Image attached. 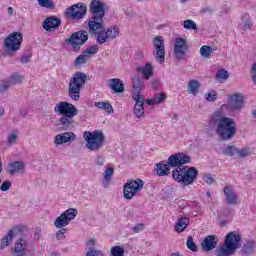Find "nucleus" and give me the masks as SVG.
I'll list each match as a JSON object with an SVG mask.
<instances>
[{
	"label": "nucleus",
	"mask_w": 256,
	"mask_h": 256,
	"mask_svg": "<svg viewBox=\"0 0 256 256\" xmlns=\"http://www.w3.org/2000/svg\"><path fill=\"white\" fill-rule=\"evenodd\" d=\"M187 163H191V156L184 153L173 154L168 158L167 164L163 162L156 164V175L158 177H167L171 173L170 167H174L175 169L172 170V179L182 187H189L197 181L199 170L195 167L184 166Z\"/></svg>",
	"instance_id": "obj_1"
},
{
	"label": "nucleus",
	"mask_w": 256,
	"mask_h": 256,
	"mask_svg": "<svg viewBox=\"0 0 256 256\" xmlns=\"http://www.w3.org/2000/svg\"><path fill=\"white\" fill-rule=\"evenodd\" d=\"M210 125H217L216 133L222 141L233 139L237 133V123L235 119L223 115L221 110L213 113L210 118Z\"/></svg>",
	"instance_id": "obj_2"
},
{
	"label": "nucleus",
	"mask_w": 256,
	"mask_h": 256,
	"mask_svg": "<svg viewBox=\"0 0 256 256\" xmlns=\"http://www.w3.org/2000/svg\"><path fill=\"white\" fill-rule=\"evenodd\" d=\"M54 112L57 115H62L58 119V127L63 131H69L75 127V117L79 113L75 105L65 101L59 102L54 107Z\"/></svg>",
	"instance_id": "obj_3"
},
{
	"label": "nucleus",
	"mask_w": 256,
	"mask_h": 256,
	"mask_svg": "<svg viewBox=\"0 0 256 256\" xmlns=\"http://www.w3.org/2000/svg\"><path fill=\"white\" fill-rule=\"evenodd\" d=\"M241 235L237 232H230L226 235L224 243L215 250V256H231L235 255L237 249L241 247Z\"/></svg>",
	"instance_id": "obj_4"
},
{
	"label": "nucleus",
	"mask_w": 256,
	"mask_h": 256,
	"mask_svg": "<svg viewBox=\"0 0 256 256\" xmlns=\"http://www.w3.org/2000/svg\"><path fill=\"white\" fill-rule=\"evenodd\" d=\"M91 18L88 21V27L92 30L101 29L103 26V17H105V4L100 0H93L90 4Z\"/></svg>",
	"instance_id": "obj_5"
},
{
	"label": "nucleus",
	"mask_w": 256,
	"mask_h": 256,
	"mask_svg": "<svg viewBox=\"0 0 256 256\" xmlns=\"http://www.w3.org/2000/svg\"><path fill=\"white\" fill-rule=\"evenodd\" d=\"M87 81V75L83 72H77L70 79L68 86V95L73 101L81 99V88Z\"/></svg>",
	"instance_id": "obj_6"
},
{
	"label": "nucleus",
	"mask_w": 256,
	"mask_h": 256,
	"mask_svg": "<svg viewBox=\"0 0 256 256\" xmlns=\"http://www.w3.org/2000/svg\"><path fill=\"white\" fill-rule=\"evenodd\" d=\"M84 139L86 141V149L89 151H101L103 145H105V134L101 130L84 132Z\"/></svg>",
	"instance_id": "obj_7"
},
{
	"label": "nucleus",
	"mask_w": 256,
	"mask_h": 256,
	"mask_svg": "<svg viewBox=\"0 0 256 256\" xmlns=\"http://www.w3.org/2000/svg\"><path fill=\"white\" fill-rule=\"evenodd\" d=\"M21 43H23V34L20 32H12L4 39V48L6 53L13 55L21 49Z\"/></svg>",
	"instance_id": "obj_8"
},
{
	"label": "nucleus",
	"mask_w": 256,
	"mask_h": 256,
	"mask_svg": "<svg viewBox=\"0 0 256 256\" xmlns=\"http://www.w3.org/2000/svg\"><path fill=\"white\" fill-rule=\"evenodd\" d=\"M143 185H145V183L139 178L136 180H128L123 187L124 199L128 201L133 199L135 195L143 189Z\"/></svg>",
	"instance_id": "obj_9"
},
{
	"label": "nucleus",
	"mask_w": 256,
	"mask_h": 256,
	"mask_svg": "<svg viewBox=\"0 0 256 256\" xmlns=\"http://www.w3.org/2000/svg\"><path fill=\"white\" fill-rule=\"evenodd\" d=\"M89 39V34L87 31H78L74 32L70 38H66L65 42L67 45H71L73 51H79L81 49L82 45H85L87 43V40Z\"/></svg>",
	"instance_id": "obj_10"
},
{
	"label": "nucleus",
	"mask_w": 256,
	"mask_h": 256,
	"mask_svg": "<svg viewBox=\"0 0 256 256\" xmlns=\"http://www.w3.org/2000/svg\"><path fill=\"white\" fill-rule=\"evenodd\" d=\"M78 213L79 212L75 208L67 209L62 214H60L58 218H56L54 221V227H56V229H65V227H67V225H69L71 221L77 217Z\"/></svg>",
	"instance_id": "obj_11"
},
{
	"label": "nucleus",
	"mask_w": 256,
	"mask_h": 256,
	"mask_svg": "<svg viewBox=\"0 0 256 256\" xmlns=\"http://www.w3.org/2000/svg\"><path fill=\"white\" fill-rule=\"evenodd\" d=\"M187 51H189V44L185 38H176L174 45V57L178 61H185L187 59Z\"/></svg>",
	"instance_id": "obj_12"
},
{
	"label": "nucleus",
	"mask_w": 256,
	"mask_h": 256,
	"mask_svg": "<svg viewBox=\"0 0 256 256\" xmlns=\"http://www.w3.org/2000/svg\"><path fill=\"white\" fill-rule=\"evenodd\" d=\"M153 55L157 63H165V42L161 36H156L153 41Z\"/></svg>",
	"instance_id": "obj_13"
},
{
	"label": "nucleus",
	"mask_w": 256,
	"mask_h": 256,
	"mask_svg": "<svg viewBox=\"0 0 256 256\" xmlns=\"http://www.w3.org/2000/svg\"><path fill=\"white\" fill-rule=\"evenodd\" d=\"M66 15L73 20L83 19L87 15V6L82 4H74L67 9Z\"/></svg>",
	"instance_id": "obj_14"
},
{
	"label": "nucleus",
	"mask_w": 256,
	"mask_h": 256,
	"mask_svg": "<svg viewBox=\"0 0 256 256\" xmlns=\"http://www.w3.org/2000/svg\"><path fill=\"white\" fill-rule=\"evenodd\" d=\"M227 109L230 111H236L237 113H241V109L245 107V102L243 101L242 94H232L228 97Z\"/></svg>",
	"instance_id": "obj_15"
},
{
	"label": "nucleus",
	"mask_w": 256,
	"mask_h": 256,
	"mask_svg": "<svg viewBox=\"0 0 256 256\" xmlns=\"http://www.w3.org/2000/svg\"><path fill=\"white\" fill-rule=\"evenodd\" d=\"M89 33L91 37H95L98 45H103L104 43H107L109 41V38L107 37V32L105 31L104 22H102V26L100 28L92 30L91 27H89Z\"/></svg>",
	"instance_id": "obj_16"
},
{
	"label": "nucleus",
	"mask_w": 256,
	"mask_h": 256,
	"mask_svg": "<svg viewBox=\"0 0 256 256\" xmlns=\"http://www.w3.org/2000/svg\"><path fill=\"white\" fill-rule=\"evenodd\" d=\"M133 101H135L133 113L137 119H141L145 115V96L142 97H132Z\"/></svg>",
	"instance_id": "obj_17"
},
{
	"label": "nucleus",
	"mask_w": 256,
	"mask_h": 256,
	"mask_svg": "<svg viewBox=\"0 0 256 256\" xmlns=\"http://www.w3.org/2000/svg\"><path fill=\"white\" fill-rule=\"evenodd\" d=\"M77 139V136H75V133L73 132H63L60 134H57L54 137V144L55 145H64L65 143H73Z\"/></svg>",
	"instance_id": "obj_18"
},
{
	"label": "nucleus",
	"mask_w": 256,
	"mask_h": 256,
	"mask_svg": "<svg viewBox=\"0 0 256 256\" xmlns=\"http://www.w3.org/2000/svg\"><path fill=\"white\" fill-rule=\"evenodd\" d=\"M219 243V238L216 235H209L202 241V250L206 253L209 251H213L217 244Z\"/></svg>",
	"instance_id": "obj_19"
},
{
	"label": "nucleus",
	"mask_w": 256,
	"mask_h": 256,
	"mask_svg": "<svg viewBox=\"0 0 256 256\" xmlns=\"http://www.w3.org/2000/svg\"><path fill=\"white\" fill-rule=\"evenodd\" d=\"M25 171V163L22 161H14L8 165V169L6 173L8 175H19L24 173Z\"/></svg>",
	"instance_id": "obj_20"
},
{
	"label": "nucleus",
	"mask_w": 256,
	"mask_h": 256,
	"mask_svg": "<svg viewBox=\"0 0 256 256\" xmlns=\"http://www.w3.org/2000/svg\"><path fill=\"white\" fill-rule=\"evenodd\" d=\"M132 86H133V92L132 97H144L141 95V89H145V84L143 83V80L139 76H135L132 79Z\"/></svg>",
	"instance_id": "obj_21"
},
{
	"label": "nucleus",
	"mask_w": 256,
	"mask_h": 256,
	"mask_svg": "<svg viewBox=\"0 0 256 256\" xmlns=\"http://www.w3.org/2000/svg\"><path fill=\"white\" fill-rule=\"evenodd\" d=\"M43 27L45 31H53V29H57V27H61V19L55 16L48 17L43 22Z\"/></svg>",
	"instance_id": "obj_22"
},
{
	"label": "nucleus",
	"mask_w": 256,
	"mask_h": 256,
	"mask_svg": "<svg viewBox=\"0 0 256 256\" xmlns=\"http://www.w3.org/2000/svg\"><path fill=\"white\" fill-rule=\"evenodd\" d=\"M27 240L20 238L15 244L14 255L15 256H26L27 255Z\"/></svg>",
	"instance_id": "obj_23"
},
{
	"label": "nucleus",
	"mask_w": 256,
	"mask_h": 256,
	"mask_svg": "<svg viewBox=\"0 0 256 256\" xmlns=\"http://www.w3.org/2000/svg\"><path fill=\"white\" fill-rule=\"evenodd\" d=\"M86 245L89 249L88 251H86L85 256H105V252H103L102 250L93 249V247H97V241H95V239H89L86 242Z\"/></svg>",
	"instance_id": "obj_24"
},
{
	"label": "nucleus",
	"mask_w": 256,
	"mask_h": 256,
	"mask_svg": "<svg viewBox=\"0 0 256 256\" xmlns=\"http://www.w3.org/2000/svg\"><path fill=\"white\" fill-rule=\"evenodd\" d=\"M137 73H141L147 81L154 75L153 65L146 63L144 66H138L136 68Z\"/></svg>",
	"instance_id": "obj_25"
},
{
	"label": "nucleus",
	"mask_w": 256,
	"mask_h": 256,
	"mask_svg": "<svg viewBox=\"0 0 256 256\" xmlns=\"http://www.w3.org/2000/svg\"><path fill=\"white\" fill-rule=\"evenodd\" d=\"M108 85L114 93H123V91H125V85H123V82L119 78H112L108 80Z\"/></svg>",
	"instance_id": "obj_26"
},
{
	"label": "nucleus",
	"mask_w": 256,
	"mask_h": 256,
	"mask_svg": "<svg viewBox=\"0 0 256 256\" xmlns=\"http://www.w3.org/2000/svg\"><path fill=\"white\" fill-rule=\"evenodd\" d=\"M113 175H115V169L113 167H106L103 173L102 185L106 189L111 185V180L113 179Z\"/></svg>",
	"instance_id": "obj_27"
},
{
	"label": "nucleus",
	"mask_w": 256,
	"mask_h": 256,
	"mask_svg": "<svg viewBox=\"0 0 256 256\" xmlns=\"http://www.w3.org/2000/svg\"><path fill=\"white\" fill-rule=\"evenodd\" d=\"M224 195L226 197V201L228 205H237V194H235V191L230 186H227L224 188Z\"/></svg>",
	"instance_id": "obj_28"
},
{
	"label": "nucleus",
	"mask_w": 256,
	"mask_h": 256,
	"mask_svg": "<svg viewBox=\"0 0 256 256\" xmlns=\"http://www.w3.org/2000/svg\"><path fill=\"white\" fill-rule=\"evenodd\" d=\"M189 227V218L182 217L178 220L176 225L174 226V231L176 233H183Z\"/></svg>",
	"instance_id": "obj_29"
},
{
	"label": "nucleus",
	"mask_w": 256,
	"mask_h": 256,
	"mask_svg": "<svg viewBox=\"0 0 256 256\" xmlns=\"http://www.w3.org/2000/svg\"><path fill=\"white\" fill-rule=\"evenodd\" d=\"M201 87V84L198 80H190L188 83V93H191V95H197V92L199 91V88Z\"/></svg>",
	"instance_id": "obj_30"
},
{
	"label": "nucleus",
	"mask_w": 256,
	"mask_h": 256,
	"mask_svg": "<svg viewBox=\"0 0 256 256\" xmlns=\"http://www.w3.org/2000/svg\"><path fill=\"white\" fill-rule=\"evenodd\" d=\"M121 31L119 30V27L117 26H111L109 28H107L106 30V36L108 37V39H117V37H119Z\"/></svg>",
	"instance_id": "obj_31"
},
{
	"label": "nucleus",
	"mask_w": 256,
	"mask_h": 256,
	"mask_svg": "<svg viewBox=\"0 0 256 256\" xmlns=\"http://www.w3.org/2000/svg\"><path fill=\"white\" fill-rule=\"evenodd\" d=\"M95 107L101 109L102 111H106V113H113V106L109 102H95Z\"/></svg>",
	"instance_id": "obj_32"
},
{
	"label": "nucleus",
	"mask_w": 256,
	"mask_h": 256,
	"mask_svg": "<svg viewBox=\"0 0 256 256\" xmlns=\"http://www.w3.org/2000/svg\"><path fill=\"white\" fill-rule=\"evenodd\" d=\"M229 79V72L225 69H221L216 74V80L218 83H225Z\"/></svg>",
	"instance_id": "obj_33"
},
{
	"label": "nucleus",
	"mask_w": 256,
	"mask_h": 256,
	"mask_svg": "<svg viewBox=\"0 0 256 256\" xmlns=\"http://www.w3.org/2000/svg\"><path fill=\"white\" fill-rule=\"evenodd\" d=\"M255 247H256L255 241H249L246 244H244L242 251L246 255H251V253H255Z\"/></svg>",
	"instance_id": "obj_34"
},
{
	"label": "nucleus",
	"mask_w": 256,
	"mask_h": 256,
	"mask_svg": "<svg viewBox=\"0 0 256 256\" xmlns=\"http://www.w3.org/2000/svg\"><path fill=\"white\" fill-rule=\"evenodd\" d=\"M200 55L204 59H209L211 55H213V48H211V46H208V45L202 46L200 48Z\"/></svg>",
	"instance_id": "obj_35"
},
{
	"label": "nucleus",
	"mask_w": 256,
	"mask_h": 256,
	"mask_svg": "<svg viewBox=\"0 0 256 256\" xmlns=\"http://www.w3.org/2000/svg\"><path fill=\"white\" fill-rule=\"evenodd\" d=\"M88 60L89 56L83 52L74 60V65L75 67H81V65H85Z\"/></svg>",
	"instance_id": "obj_36"
},
{
	"label": "nucleus",
	"mask_w": 256,
	"mask_h": 256,
	"mask_svg": "<svg viewBox=\"0 0 256 256\" xmlns=\"http://www.w3.org/2000/svg\"><path fill=\"white\" fill-rule=\"evenodd\" d=\"M253 153H255L253 151V149L246 147V148H242L237 150V155L238 157H240V159H245V157H249V155H253Z\"/></svg>",
	"instance_id": "obj_37"
},
{
	"label": "nucleus",
	"mask_w": 256,
	"mask_h": 256,
	"mask_svg": "<svg viewBox=\"0 0 256 256\" xmlns=\"http://www.w3.org/2000/svg\"><path fill=\"white\" fill-rule=\"evenodd\" d=\"M110 256H125V248L121 246H113L110 249Z\"/></svg>",
	"instance_id": "obj_38"
},
{
	"label": "nucleus",
	"mask_w": 256,
	"mask_h": 256,
	"mask_svg": "<svg viewBox=\"0 0 256 256\" xmlns=\"http://www.w3.org/2000/svg\"><path fill=\"white\" fill-rule=\"evenodd\" d=\"M13 241V230H9L6 236L2 239L1 249L9 247V243Z\"/></svg>",
	"instance_id": "obj_39"
},
{
	"label": "nucleus",
	"mask_w": 256,
	"mask_h": 256,
	"mask_svg": "<svg viewBox=\"0 0 256 256\" xmlns=\"http://www.w3.org/2000/svg\"><path fill=\"white\" fill-rule=\"evenodd\" d=\"M23 79H25V77L19 75L18 73H15L10 76L8 81L11 85H19V83H23Z\"/></svg>",
	"instance_id": "obj_40"
},
{
	"label": "nucleus",
	"mask_w": 256,
	"mask_h": 256,
	"mask_svg": "<svg viewBox=\"0 0 256 256\" xmlns=\"http://www.w3.org/2000/svg\"><path fill=\"white\" fill-rule=\"evenodd\" d=\"M11 187H13V182H11V180H5L3 181L1 179V183H0V191L2 193H7V191H9L11 189Z\"/></svg>",
	"instance_id": "obj_41"
},
{
	"label": "nucleus",
	"mask_w": 256,
	"mask_h": 256,
	"mask_svg": "<svg viewBox=\"0 0 256 256\" xmlns=\"http://www.w3.org/2000/svg\"><path fill=\"white\" fill-rule=\"evenodd\" d=\"M38 5L40 7H44V9L53 10L55 9V4L51 0H37Z\"/></svg>",
	"instance_id": "obj_42"
},
{
	"label": "nucleus",
	"mask_w": 256,
	"mask_h": 256,
	"mask_svg": "<svg viewBox=\"0 0 256 256\" xmlns=\"http://www.w3.org/2000/svg\"><path fill=\"white\" fill-rule=\"evenodd\" d=\"M238 148L235 146H227L226 149L223 150V155H226V157H233V155H237Z\"/></svg>",
	"instance_id": "obj_43"
},
{
	"label": "nucleus",
	"mask_w": 256,
	"mask_h": 256,
	"mask_svg": "<svg viewBox=\"0 0 256 256\" xmlns=\"http://www.w3.org/2000/svg\"><path fill=\"white\" fill-rule=\"evenodd\" d=\"M99 51V46L97 45H92V46H89L85 51L84 53L88 56L89 59H91V57H93V55H97Z\"/></svg>",
	"instance_id": "obj_44"
},
{
	"label": "nucleus",
	"mask_w": 256,
	"mask_h": 256,
	"mask_svg": "<svg viewBox=\"0 0 256 256\" xmlns=\"http://www.w3.org/2000/svg\"><path fill=\"white\" fill-rule=\"evenodd\" d=\"M17 139H19V135L16 132H12L7 136V145L11 147V145H17Z\"/></svg>",
	"instance_id": "obj_45"
},
{
	"label": "nucleus",
	"mask_w": 256,
	"mask_h": 256,
	"mask_svg": "<svg viewBox=\"0 0 256 256\" xmlns=\"http://www.w3.org/2000/svg\"><path fill=\"white\" fill-rule=\"evenodd\" d=\"M184 29H188L191 31H197V24L195 21L188 19L184 21Z\"/></svg>",
	"instance_id": "obj_46"
},
{
	"label": "nucleus",
	"mask_w": 256,
	"mask_h": 256,
	"mask_svg": "<svg viewBox=\"0 0 256 256\" xmlns=\"http://www.w3.org/2000/svg\"><path fill=\"white\" fill-rule=\"evenodd\" d=\"M186 245L190 251H193V253H197V244H195V242L193 241V237H188Z\"/></svg>",
	"instance_id": "obj_47"
},
{
	"label": "nucleus",
	"mask_w": 256,
	"mask_h": 256,
	"mask_svg": "<svg viewBox=\"0 0 256 256\" xmlns=\"http://www.w3.org/2000/svg\"><path fill=\"white\" fill-rule=\"evenodd\" d=\"M205 99L210 103L217 101V92L215 90H211L209 93L205 94Z\"/></svg>",
	"instance_id": "obj_48"
},
{
	"label": "nucleus",
	"mask_w": 256,
	"mask_h": 256,
	"mask_svg": "<svg viewBox=\"0 0 256 256\" xmlns=\"http://www.w3.org/2000/svg\"><path fill=\"white\" fill-rule=\"evenodd\" d=\"M153 99H154V102L156 103V105H159L160 103H163V101H165V99H167V96H165L164 93H158L153 97Z\"/></svg>",
	"instance_id": "obj_49"
},
{
	"label": "nucleus",
	"mask_w": 256,
	"mask_h": 256,
	"mask_svg": "<svg viewBox=\"0 0 256 256\" xmlns=\"http://www.w3.org/2000/svg\"><path fill=\"white\" fill-rule=\"evenodd\" d=\"M94 165H96L97 167H103V165H105V157H103L102 155H96L94 159Z\"/></svg>",
	"instance_id": "obj_50"
},
{
	"label": "nucleus",
	"mask_w": 256,
	"mask_h": 256,
	"mask_svg": "<svg viewBox=\"0 0 256 256\" xmlns=\"http://www.w3.org/2000/svg\"><path fill=\"white\" fill-rule=\"evenodd\" d=\"M65 233H67V228H60L55 234L57 241H61V239H65Z\"/></svg>",
	"instance_id": "obj_51"
},
{
	"label": "nucleus",
	"mask_w": 256,
	"mask_h": 256,
	"mask_svg": "<svg viewBox=\"0 0 256 256\" xmlns=\"http://www.w3.org/2000/svg\"><path fill=\"white\" fill-rule=\"evenodd\" d=\"M202 179L207 183V185H213V183H215V178H213V175L211 174H204Z\"/></svg>",
	"instance_id": "obj_52"
},
{
	"label": "nucleus",
	"mask_w": 256,
	"mask_h": 256,
	"mask_svg": "<svg viewBox=\"0 0 256 256\" xmlns=\"http://www.w3.org/2000/svg\"><path fill=\"white\" fill-rule=\"evenodd\" d=\"M242 19L244 21V26L242 27V29L244 31H247V29H250L251 28V23H249V14H244L242 16Z\"/></svg>",
	"instance_id": "obj_53"
},
{
	"label": "nucleus",
	"mask_w": 256,
	"mask_h": 256,
	"mask_svg": "<svg viewBox=\"0 0 256 256\" xmlns=\"http://www.w3.org/2000/svg\"><path fill=\"white\" fill-rule=\"evenodd\" d=\"M150 85H151L153 91H159V85H161V81L157 78H153L150 81Z\"/></svg>",
	"instance_id": "obj_54"
},
{
	"label": "nucleus",
	"mask_w": 256,
	"mask_h": 256,
	"mask_svg": "<svg viewBox=\"0 0 256 256\" xmlns=\"http://www.w3.org/2000/svg\"><path fill=\"white\" fill-rule=\"evenodd\" d=\"M9 80L3 81L0 83V93H5L11 87Z\"/></svg>",
	"instance_id": "obj_55"
},
{
	"label": "nucleus",
	"mask_w": 256,
	"mask_h": 256,
	"mask_svg": "<svg viewBox=\"0 0 256 256\" xmlns=\"http://www.w3.org/2000/svg\"><path fill=\"white\" fill-rule=\"evenodd\" d=\"M143 229H145V224L139 223V224H136L134 227H132V232L140 233V231H143Z\"/></svg>",
	"instance_id": "obj_56"
},
{
	"label": "nucleus",
	"mask_w": 256,
	"mask_h": 256,
	"mask_svg": "<svg viewBox=\"0 0 256 256\" xmlns=\"http://www.w3.org/2000/svg\"><path fill=\"white\" fill-rule=\"evenodd\" d=\"M200 13H203L204 15H213V13H215V10H213V8L211 7H205L200 11Z\"/></svg>",
	"instance_id": "obj_57"
},
{
	"label": "nucleus",
	"mask_w": 256,
	"mask_h": 256,
	"mask_svg": "<svg viewBox=\"0 0 256 256\" xmlns=\"http://www.w3.org/2000/svg\"><path fill=\"white\" fill-rule=\"evenodd\" d=\"M20 61L23 65L29 63L31 61V55H23Z\"/></svg>",
	"instance_id": "obj_58"
},
{
	"label": "nucleus",
	"mask_w": 256,
	"mask_h": 256,
	"mask_svg": "<svg viewBox=\"0 0 256 256\" xmlns=\"http://www.w3.org/2000/svg\"><path fill=\"white\" fill-rule=\"evenodd\" d=\"M251 71H252V79H253L254 83H256V63H254L252 65Z\"/></svg>",
	"instance_id": "obj_59"
},
{
	"label": "nucleus",
	"mask_w": 256,
	"mask_h": 256,
	"mask_svg": "<svg viewBox=\"0 0 256 256\" xmlns=\"http://www.w3.org/2000/svg\"><path fill=\"white\" fill-rule=\"evenodd\" d=\"M34 238L37 240L41 239V229L36 230V232L34 233Z\"/></svg>",
	"instance_id": "obj_60"
},
{
	"label": "nucleus",
	"mask_w": 256,
	"mask_h": 256,
	"mask_svg": "<svg viewBox=\"0 0 256 256\" xmlns=\"http://www.w3.org/2000/svg\"><path fill=\"white\" fill-rule=\"evenodd\" d=\"M147 105H157L154 98L146 100Z\"/></svg>",
	"instance_id": "obj_61"
},
{
	"label": "nucleus",
	"mask_w": 256,
	"mask_h": 256,
	"mask_svg": "<svg viewBox=\"0 0 256 256\" xmlns=\"http://www.w3.org/2000/svg\"><path fill=\"white\" fill-rule=\"evenodd\" d=\"M5 115V109L3 107H0V117H3Z\"/></svg>",
	"instance_id": "obj_62"
},
{
	"label": "nucleus",
	"mask_w": 256,
	"mask_h": 256,
	"mask_svg": "<svg viewBox=\"0 0 256 256\" xmlns=\"http://www.w3.org/2000/svg\"><path fill=\"white\" fill-rule=\"evenodd\" d=\"M8 15H13V7H8Z\"/></svg>",
	"instance_id": "obj_63"
},
{
	"label": "nucleus",
	"mask_w": 256,
	"mask_h": 256,
	"mask_svg": "<svg viewBox=\"0 0 256 256\" xmlns=\"http://www.w3.org/2000/svg\"><path fill=\"white\" fill-rule=\"evenodd\" d=\"M50 256H61V254L59 252H52Z\"/></svg>",
	"instance_id": "obj_64"
}]
</instances>
